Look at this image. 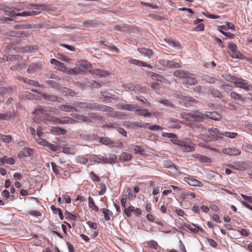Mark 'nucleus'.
<instances>
[{"label": "nucleus", "instance_id": "nucleus-41", "mask_svg": "<svg viewBox=\"0 0 252 252\" xmlns=\"http://www.w3.org/2000/svg\"><path fill=\"white\" fill-rule=\"evenodd\" d=\"M75 160L77 163L81 164H85L88 161V158L83 156H77L75 158Z\"/></svg>", "mask_w": 252, "mask_h": 252}, {"label": "nucleus", "instance_id": "nucleus-13", "mask_svg": "<svg viewBox=\"0 0 252 252\" xmlns=\"http://www.w3.org/2000/svg\"><path fill=\"white\" fill-rule=\"evenodd\" d=\"M71 116L73 118L84 123H93V121L88 116L78 115L77 114H71Z\"/></svg>", "mask_w": 252, "mask_h": 252}, {"label": "nucleus", "instance_id": "nucleus-51", "mask_svg": "<svg viewBox=\"0 0 252 252\" xmlns=\"http://www.w3.org/2000/svg\"><path fill=\"white\" fill-rule=\"evenodd\" d=\"M135 98L140 101L145 103L147 106H151V103L147 100L146 98L143 96H136Z\"/></svg>", "mask_w": 252, "mask_h": 252}, {"label": "nucleus", "instance_id": "nucleus-63", "mask_svg": "<svg viewBox=\"0 0 252 252\" xmlns=\"http://www.w3.org/2000/svg\"><path fill=\"white\" fill-rule=\"evenodd\" d=\"M204 30V25L203 24H200L197 25L194 29V31L199 32L203 31Z\"/></svg>", "mask_w": 252, "mask_h": 252}, {"label": "nucleus", "instance_id": "nucleus-35", "mask_svg": "<svg viewBox=\"0 0 252 252\" xmlns=\"http://www.w3.org/2000/svg\"><path fill=\"white\" fill-rule=\"evenodd\" d=\"M82 72L81 68L79 66H75L68 71V73L70 75H77L80 74Z\"/></svg>", "mask_w": 252, "mask_h": 252}, {"label": "nucleus", "instance_id": "nucleus-26", "mask_svg": "<svg viewBox=\"0 0 252 252\" xmlns=\"http://www.w3.org/2000/svg\"><path fill=\"white\" fill-rule=\"evenodd\" d=\"M121 108L123 110H126L131 111H136V109L138 108V106L135 104H122L121 105Z\"/></svg>", "mask_w": 252, "mask_h": 252}, {"label": "nucleus", "instance_id": "nucleus-29", "mask_svg": "<svg viewBox=\"0 0 252 252\" xmlns=\"http://www.w3.org/2000/svg\"><path fill=\"white\" fill-rule=\"evenodd\" d=\"M51 131L52 133L57 135H63L66 133V130L65 129L58 126L53 127Z\"/></svg>", "mask_w": 252, "mask_h": 252}, {"label": "nucleus", "instance_id": "nucleus-34", "mask_svg": "<svg viewBox=\"0 0 252 252\" xmlns=\"http://www.w3.org/2000/svg\"><path fill=\"white\" fill-rule=\"evenodd\" d=\"M148 125V123L139 122H134L131 124V126L133 128H137L138 127L147 128Z\"/></svg>", "mask_w": 252, "mask_h": 252}, {"label": "nucleus", "instance_id": "nucleus-48", "mask_svg": "<svg viewBox=\"0 0 252 252\" xmlns=\"http://www.w3.org/2000/svg\"><path fill=\"white\" fill-rule=\"evenodd\" d=\"M181 195L184 197H189L190 198H193L195 197V194L193 192L190 191H183L182 192Z\"/></svg>", "mask_w": 252, "mask_h": 252}, {"label": "nucleus", "instance_id": "nucleus-53", "mask_svg": "<svg viewBox=\"0 0 252 252\" xmlns=\"http://www.w3.org/2000/svg\"><path fill=\"white\" fill-rule=\"evenodd\" d=\"M35 140L39 145L41 146H46V145L47 144L48 141L41 138L40 137H37V138H35Z\"/></svg>", "mask_w": 252, "mask_h": 252}, {"label": "nucleus", "instance_id": "nucleus-43", "mask_svg": "<svg viewBox=\"0 0 252 252\" xmlns=\"http://www.w3.org/2000/svg\"><path fill=\"white\" fill-rule=\"evenodd\" d=\"M60 109L63 111L70 112L72 111L74 109V108L70 105H61L60 106Z\"/></svg>", "mask_w": 252, "mask_h": 252}, {"label": "nucleus", "instance_id": "nucleus-37", "mask_svg": "<svg viewBox=\"0 0 252 252\" xmlns=\"http://www.w3.org/2000/svg\"><path fill=\"white\" fill-rule=\"evenodd\" d=\"M99 141L101 144L109 146H111V144H113V141L107 137H100Z\"/></svg>", "mask_w": 252, "mask_h": 252}, {"label": "nucleus", "instance_id": "nucleus-11", "mask_svg": "<svg viewBox=\"0 0 252 252\" xmlns=\"http://www.w3.org/2000/svg\"><path fill=\"white\" fill-rule=\"evenodd\" d=\"M50 63L54 65V68L62 71H65L66 70V67L63 63L59 62L55 59H52L50 60Z\"/></svg>", "mask_w": 252, "mask_h": 252}, {"label": "nucleus", "instance_id": "nucleus-54", "mask_svg": "<svg viewBox=\"0 0 252 252\" xmlns=\"http://www.w3.org/2000/svg\"><path fill=\"white\" fill-rule=\"evenodd\" d=\"M209 91L214 96L220 97L221 96L220 93L218 90L210 88Z\"/></svg>", "mask_w": 252, "mask_h": 252}, {"label": "nucleus", "instance_id": "nucleus-6", "mask_svg": "<svg viewBox=\"0 0 252 252\" xmlns=\"http://www.w3.org/2000/svg\"><path fill=\"white\" fill-rule=\"evenodd\" d=\"M184 180L190 186L199 187H202L203 186L202 183L191 177H185Z\"/></svg>", "mask_w": 252, "mask_h": 252}, {"label": "nucleus", "instance_id": "nucleus-46", "mask_svg": "<svg viewBox=\"0 0 252 252\" xmlns=\"http://www.w3.org/2000/svg\"><path fill=\"white\" fill-rule=\"evenodd\" d=\"M90 72H92V74L94 75H98L100 76H105L106 74V72L105 71L99 69L93 70L92 71H91Z\"/></svg>", "mask_w": 252, "mask_h": 252}, {"label": "nucleus", "instance_id": "nucleus-40", "mask_svg": "<svg viewBox=\"0 0 252 252\" xmlns=\"http://www.w3.org/2000/svg\"><path fill=\"white\" fill-rule=\"evenodd\" d=\"M63 152L66 154L74 155L77 152V150L74 148L65 147L63 148Z\"/></svg>", "mask_w": 252, "mask_h": 252}, {"label": "nucleus", "instance_id": "nucleus-25", "mask_svg": "<svg viewBox=\"0 0 252 252\" xmlns=\"http://www.w3.org/2000/svg\"><path fill=\"white\" fill-rule=\"evenodd\" d=\"M15 162V159L12 158H8L7 156H4L0 159V164L4 163L14 164Z\"/></svg>", "mask_w": 252, "mask_h": 252}, {"label": "nucleus", "instance_id": "nucleus-14", "mask_svg": "<svg viewBox=\"0 0 252 252\" xmlns=\"http://www.w3.org/2000/svg\"><path fill=\"white\" fill-rule=\"evenodd\" d=\"M59 91L61 94L64 96H74L76 95L75 92L66 87L60 88Z\"/></svg>", "mask_w": 252, "mask_h": 252}, {"label": "nucleus", "instance_id": "nucleus-52", "mask_svg": "<svg viewBox=\"0 0 252 252\" xmlns=\"http://www.w3.org/2000/svg\"><path fill=\"white\" fill-rule=\"evenodd\" d=\"M167 67L170 68H178L180 67V65L178 63H175L173 61L168 60Z\"/></svg>", "mask_w": 252, "mask_h": 252}, {"label": "nucleus", "instance_id": "nucleus-64", "mask_svg": "<svg viewBox=\"0 0 252 252\" xmlns=\"http://www.w3.org/2000/svg\"><path fill=\"white\" fill-rule=\"evenodd\" d=\"M241 195L244 200H247L249 203H252V196H247L243 194H241Z\"/></svg>", "mask_w": 252, "mask_h": 252}, {"label": "nucleus", "instance_id": "nucleus-30", "mask_svg": "<svg viewBox=\"0 0 252 252\" xmlns=\"http://www.w3.org/2000/svg\"><path fill=\"white\" fill-rule=\"evenodd\" d=\"M149 74L150 76L155 80H157L160 82H164L165 80V78L162 76L158 74H156L154 72H149Z\"/></svg>", "mask_w": 252, "mask_h": 252}, {"label": "nucleus", "instance_id": "nucleus-57", "mask_svg": "<svg viewBox=\"0 0 252 252\" xmlns=\"http://www.w3.org/2000/svg\"><path fill=\"white\" fill-rule=\"evenodd\" d=\"M243 148L247 152H252V144L245 143L243 145Z\"/></svg>", "mask_w": 252, "mask_h": 252}, {"label": "nucleus", "instance_id": "nucleus-50", "mask_svg": "<svg viewBox=\"0 0 252 252\" xmlns=\"http://www.w3.org/2000/svg\"><path fill=\"white\" fill-rule=\"evenodd\" d=\"M183 229L186 231L190 230L193 233H196L198 232V229L191 228L189 224H185L183 226Z\"/></svg>", "mask_w": 252, "mask_h": 252}, {"label": "nucleus", "instance_id": "nucleus-2", "mask_svg": "<svg viewBox=\"0 0 252 252\" xmlns=\"http://www.w3.org/2000/svg\"><path fill=\"white\" fill-rule=\"evenodd\" d=\"M228 81L233 83L235 86L237 87L246 90H249L250 85L248 84V82L241 78H238L234 76H229L228 78L226 79Z\"/></svg>", "mask_w": 252, "mask_h": 252}, {"label": "nucleus", "instance_id": "nucleus-42", "mask_svg": "<svg viewBox=\"0 0 252 252\" xmlns=\"http://www.w3.org/2000/svg\"><path fill=\"white\" fill-rule=\"evenodd\" d=\"M230 96L232 99H234L235 100H238L242 101L244 100L240 94L234 92L230 93Z\"/></svg>", "mask_w": 252, "mask_h": 252}, {"label": "nucleus", "instance_id": "nucleus-55", "mask_svg": "<svg viewBox=\"0 0 252 252\" xmlns=\"http://www.w3.org/2000/svg\"><path fill=\"white\" fill-rule=\"evenodd\" d=\"M0 139L4 142L9 143L11 140V137L9 135L5 136L0 134Z\"/></svg>", "mask_w": 252, "mask_h": 252}, {"label": "nucleus", "instance_id": "nucleus-9", "mask_svg": "<svg viewBox=\"0 0 252 252\" xmlns=\"http://www.w3.org/2000/svg\"><path fill=\"white\" fill-rule=\"evenodd\" d=\"M128 150L134 154L141 155L145 152L144 149L142 147L133 144H131L128 146Z\"/></svg>", "mask_w": 252, "mask_h": 252}, {"label": "nucleus", "instance_id": "nucleus-7", "mask_svg": "<svg viewBox=\"0 0 252 252\" xmlns=\"http://www.w3.org/2000/svg\"><path fill=\"white\" fill-rule=\"evenodd\" d=\"M222 153L224 154L231 156H236L240 155L241 151L234 148H227L222 149Z\"/></svg>", "mask_w": 252, "mask_h": 252}, {"label": "nucleus", "instance_id": "nucleus-60", "mask_svg": "<svg viewBox=\"0 0 252 252\" xmlns=\"http://www.w3.org/2000/svg\"><path fill=\"white\" fill-rule=\"evenodd\" d=\"M90 177L94 182H98L100 180L99 177L93 171L90 173Z\"/></svg>", "mask_w": 252, "mask_h": 252}, {"label": "nucleus", "instance_id": "nucleus-8", "mask_svg": "<svg viewBox=\"0 0 252 252\" xmlns=\"http://www.w3.org/2000/svg\"><path fill=\"white\" fill-rule=\"evenodd\" d=\"M228 48L231 51V56L233 58H241L242 55L237 51V47L235 44L231 43L228 45Z\"/></svg>", "mask_w": 252, "mask_h": 252}, {"label": "nucleus", "instance_id": "nucleus-21", "mask_svg": "<svg viewBox=\"0 0 252 252\" xmlns=\"http://www.w3.org/2000/svg\"><path fill=\"white\" fill-rule=\"evenodd\" d=\"M183 82L190 85H194L197 83L196 80L190 73H188V75L186 77Z\"/></svg>", "mask_w": 252, "mask_h": 252}, {"label": "nucleus", "instance_id": "nucleus-39", "mask_svg": "<svg viewBox=\"0 0 252 252\" xmlns=\"http://www.w3.org/2000/svg\"><path fill=\"white\" fill-rule=\"evenodd\" d=\"M139 51L140 53L148 56L149 58H150L153 55V52L152 50L150 49L143 48L140 49Z\"/></svg>", "mask_w": 252, "mask_h": 252}, {"label": "nucleus", "instance_id": "nucleus-44", "mask_svg": "<svg viewBox=\"0 0 252 252\" xmlns=\"http://www.w3.org/2000/svg\"><path fill=\"white\" fill-rule=\"evenodd\" d=\"M88 200H89V207L90 208L94 209L95 211L97 212L99 210V209L97 206H96L95 205L93 198L91 196H89V197L88 198Z\"/></svg>", "mask_w": 252, "mask_h": 252}, {"label": "nucleus", "instance_id": "nucleus-1", "mask_svg": "<svg viewBox=\"0 0 252 252\" xmlns=\"http://www.w3.org/2000/svg\"><path fill=\"white\" fill-rule=\"evenodd\" d=\"M80 108L86 109H95L97 110L106 111V112H111L113 110V108L105 105H102L98 104L96 103H88L82 102L80 104Z\"/></svg>", "mask_w": 252, "mask_h": 252}, {"label": "nucleus", "instance_id": "nucleus-24", "mask_svg": "<svg viewBox=\"0 0 252 252\" xmlns=\"http://www.w3.org/2000/svg\"><path fill=\"white\" fill-rule=\"evenodd\" d=\"M13 91V89L10 87H0V95L10 94Z\"/></svg>", "mask_w": 252, "mask_h": 252}, {"label": "nucleus", "instance_id": "nucleus-47", "mask_svg": "<svg viewBox=\"0 0 252 252\" xmlns=\"http://www.w3.org/2000/svg\"><path fill=\"white\" fill-rule=\"evenodd\" d=\"M102 213L104 215V218L106 220H110V217L111 216V212L108 210H105V209H101Z\"/></svg>", "mask_w": 252, "mask_h": 252}, {"label": "nucleus", "instance_id": "nucleus-5", "mask_svg": "<svg viewBox=\"0 0 252 252\" xmlns=\"http://www.w3.org/2000/svg\"><path fill=\"white\" fill-rule=\"evenodd\" d=\"M53 109L51 107H44L38 106L33 112V113L37 116H39L41 118L44 119L47 113L52 112Z\"/></svg>", "mask_w": 252, "mask_h": 252}, {"label": "nucleus", "instance_id": "nucleus-49", "mask_svg": "<svg viewBox=\"0 0 252 252\" xmlns=\"http://www.w3.org/2000/svg\"><path fill=\"white\" fill-rule=\"evenodd\" d=\"M198 161L202 163H209L212 162V160L211 158L206 156L201 155Z\"/></svg>", "mask_w": 252, "mask_h": 252}, {"label": "nucleus", "instance_id": "nucleus-45", "mask_svg": "<svg viewBox=\"0 0 252 252\" xmlns=\"http://www.w3.org/2000/svg\"><path fill=\"white\" fill-rule=\"evenodd\" d=\"M189 115L190 117H192L193 118V119L195 121H196V122L202 121L203 119V118H204L203 115H201L200 116H199V115H197V114H190V113H189Z\"/></svg>", "mask_w": 252, "mask_h": 252}, {"label": "nucleus", "instance_id": "nucleus-3", "mask_svg": "<svg viewBox=\"0 0 252 252\" xmlns=\"http://www.w3.org/2000/svg\"><path fill=\"white\" fill-rule=\"evenodd\" d=\"M208 138H206L207 141H212L214 140H218L222 138V132L220 131L217 128H211L208 129H204Z\"/></svg>", "mask_w": 252, "mask_h": 252}, {"label": "nucleus", "instance_id": "nucleus-32", "mask_svg": "<svg viewBox=\"0 0 252 252\" xmlns=\"http://www.w3.org/2000/svg\"><path fill=\"white\" fill-rule=\"evenodd\" d=\"M76 121L68 117H63L61 118V124H74Z\"/></svg>", "mask_w": 252, "mask_h": 252}, {"label": "nucleus", "instance_id": "nucleus-15", "mask_svg": "<svg viewBox=\"0 0 252 252\" xmlns=\"http://www.w3.org/2000/svg\"><path fill=\"white\" fill-rule=\"evenodd\" d=\"M42 97L45 99L53 101H58L59 102H61L63 100L62 98L58 97L57 95L50 94H43L42 95Z\"/></svg>", "mask_w": 252, "mask_h": 252}, {"label": "nucleus", "instance_id": "nucleus-19", "mask_svg": "<svg viewBox=\"0 0 252 252\" xmlns=\"http://www.w3.org/2000/svg\"><path fill=\"white\" fill-rule=\"evenodd\" d=\"M205 115L207 118L216 121L220 120L221 119V116L215 112H207Z\"/></svg>", "mask_w": 252, "mask_h": 252}, {"label": "nucleus", "instance_id": "nucleus-22", "mask_svg": "<svg viewBox=\"0 0 252 252\" xmlns=\"http://www.w3.org/2000/svg\"><path fill=\"white\" fill-rule=\"evenodd\" d=\"M24 157H29L32 155V150L29 148L25 147L22 149L19 154V157H21V155Z\"/></svg>", "mask_w": 252, "mask_h": 252}, {"label": "nucleus", "instance_id": "nucleus-38", "mask_svg": "<svg viewBox=\"0 0 252 252\" xmlns=\"http://www.w3.org/2000/svg\"><path fill=\"white\" fill-rule=\"evenodd\" d=\"M46 83L53 88L57 89L58 90H60V87H59V84L57 82L53 80H48L46 81Z\"/></svg>", "mask_w": 252, "mask_h": 252}, {"label": "nucleus", "instance_id": "nucleus-17", "mask_svg": "<svg viewBox=\"0 0 252 252\" xmlns=\"http://www.w3.org/2000/svg\"><path fill=\"white\" fill-rule=\"evenodd\" d=\"M168 125L169 127L174 128H179L181 127L180 121L178 120L172 118L168 119Z\"/></svg>", "mask_w": 252, "mask_h": 252}, {"label": "nucleus", "instance_id": "nucleus-18", "mask_svg": "<svg viewBox=\"0 0 252 252\" xmlns=\"http://www.w3.org/2000/svg\"><path fill=\"white\" fill-rule=\"evenodd\" d=\"M128 62L130 63L134 64L139 66H146L150 68H153L152 66L150 64H147L141 61H139L135 59H131L129 60Z\"/></svg>", "mask_w": 252, "mask_h": 252}, {"label": "nucleus", "instance_id": "nucleus-31", "mask_svg": "<svg viewBox=\"0 0 252 252\" xmlns=\"http://www.w3.org/2000/svg\"><path fill=\"white\" fill-rule=\"evenodd\" d=\"M131 154L126 152H123L119 157V159L124 161H128L131 159Z\"/></svg>", "mask_w": 252, "mask_h": 252}, {"label": "nucleus", "instance_id": "nucleus-10", "mask_svg": "<svg viewBox=\"0 0 252 252\" xmlns=\"http://www.w3.org/2000/svg\"><path fill=\"white\" fill-rule=\"evenodd\" d=\"M43 63H32L29 66L28 72L30 74L34 73L36 70L39 71L43 66Z\"/></svg>", "mask_w": 252, "mask_h": 252}, {"label": "nucleus", "instance_id": "nucleus-62", "mask_svg": "<svg viewBox=\"0 0 252 252\" xmlns=\"http://www.w3.org/2000/svg\"><path fill=\"white\" fill-rule=\"evenodd\" d=\"M34 6V8L37 10L42 9V10H46L48 9V6L45 5H44V4L35 5Z\"/></svg>", "mask_w": 252, "mask_h": 252}, {"label": "nucleus", "instance_id": "nucleus-4", "mask_svg": "<svg viewBox=\"0 0 252 252\" xmlns=\"http://www.w3.org/2000/svg\"><path fill=\"white\" fill-rule=\"evenodd\" d=\"M117 159V157L115 154H110L108 158L95 157L94 158V161L98 163L112 164L115 162Z\"/></svg>", "mask_w": 252, "mask_h": 252}, {"label": "nucleus", "instance_id": "nucleus-56", "mask_svg": "<svg viewBox=\"0 0 252 252\" xmlns=\"http://www.w3.org/2000/svg\"><path fill=\"white\" fill-rule=\"evenodd\" d=\"M79 65L84 67L85 68H89L91 66V64L87 61H81L79 62Z\"/></svg>", "mask_w": 252, "mask_h": 252}, {"label": "nucleus", "instance_id": "nucleus-20", "mask_svg": "<svg viewBox=\"0 0 252 252\" xmlns=\"http://www.w3.org/2000/svg\"><path fill=\"white\" fill-rule=\"evenodd\" d=\"M135 114L138 116H142L144 117H150L152 115V113L146 109H139L138 108L136 110Z\"/></svg>", "mask_w": 252, "mask_h": 252}, {"label": "nucleus", "instance_id": "nucleus-28", "mask_svg": "<svg viewBox=\"0 0 252 252\" xmlns=\"http://www.w3.org/2000/svg\"><path fill=\"white\" fill-rule=\"evenodd\" d=\"M188 73L189 72L182 70H177L174 72V75L177 77L182 78L183 81L186 77L188 75Z\"/></svg>", "mask_w": 252, "mask_h": 252}, {"label": "nucleus", "instance_id": "nucleus-61", "mask_svg": "<svg viewBox=\"0 0 252 252\" xmlns=\"http://www.w3.org/2000/svg\"><path fill=\"white\" fill-rule=\"evenodd\" d=\"M89 117L90 118V119L92 120L93 121L96 119H98L101 118L96 113H91L89 115ZM94 122H93V123Z\"/></svg>", "mask_w": 252, "mask_h": 252}, {"label": "nucleus", "instance_id": "nucleus-23", "mask_svg": "<svg viewBox=\"0 0 252 252\" xmlns=\"http://www.w3.org/2000/svg\"><path fill=\"white\" fill-rule=\"evenodd\" d=\"M21 59V57L19 55H4V57L1 59L4 61H17Z\"/></svg>", "mask_w": 252, "mask_h": 252}, {"label": "nucleus", "instance_id": "nucleus-27", "mask_svg": "<svg viewBox=\"0 0 252 252\" xmlns=\"http://www.w3.org/2000/svg\"><path fill=\"white\" fill-rule=\"evenodd\" d=\"M14 116V111L6 112L4 113L0 114V119L1 120H8Z\"/></svg>", "mask_w": 252, "mask_h": 252}, {"label": "nucleus", "instance_id": "nucleus-36", "mask_svg": "<svg viewBox=\"0 0 252 252\" xmlns=\"http://www.w3.org/2000/svg\"><path fill=\"white\" fill-rule=\"evenodd\" d=\"M237 135L238 134L236 132H231L229 131L222 132L221 133V136H223L231 139L235 138Z\"/></svg>", "mask_w": 252, "mask_h": 252}, {"label": "nucleus", "instance_id": "nucleus-16", "mask_svg": "<svg viewBox=\"0 0 252 252\" xmlns=\"http://www.w3.org/2000/svg\"><path fill=\"white\" fill-rule=\"evenodd\" d=\"M244 163L242 161H238L229 164L228 166L229 167L235 170L241 171L244 168Z\"/></svg>", "mask_w": 252, "mask_h": 252}, {"label": "nucleus", "instance_id": "nucleus-12", "mask_svg": "<svg viewBox=\"0 0 252 252\" xmlns=\"http://www.w3.org/2000/svg\"><path fill=\"white\" fill-rule=\"evenodd\" d=\"M179 147L183 152H193L195 150L193 146L189 145L187 143L184 141L179 143Z\"/></svg>", "mask_w": 252, "mask_h": 252}, {"label": "nucleus", "instance_id": "nucleus-33", "mask_svg": "<svg viewBox=\"0 0 252 252\" xmlns=\"http://www.w3.org/2000/svg\"><path fill=\"white\" fill-rule=\"evenodd\" d=\"M18 63L11 66L10 69L11 70L16 71L19 69L21 68L25 65L24 62L21 59H19Z\"/></svg>", "mask_w": 252, "mask_h": 252}, {"label": "nucleus", "instance_id": "nucleus-58", "mask_svg": "<svg viewBox=\"0 0 252 252\" xmlns=\"http://www.w3.org/2000/svg\"><path fill=\"white\" fill-rule=\"evenodd\" d=\"M123 87L125 89H128L129 91H135L136 87L131 84H125Z\"/></svg>", "mask_w": 252, "mask_h": 252}, {"label": "nucleus", "instance_id": "nucleus-59", "mask_svg": "<svg viewBox=\"0 0 252 252\" xmlns=\"http://www.w3.org/2000/svg\"><path fill=\"white\" fill-rule=\"evenodd\" d=\"M47 147H48L51 150L53 151H57L58 150V147L55 145L54 144L49 143L47 142V144L46 145Z\"/></svg>", "mask_w": 252, "mask_h": 252}]
</instances>
